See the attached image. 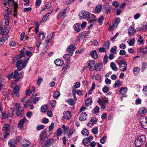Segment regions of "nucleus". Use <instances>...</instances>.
I'll list each match as a JSON object with an SVG mask.
<instances>
[{
  "label": "nucleus",
  "instance_id": "f257e3e1",
  "mask_svg": "<svg viewBox=\"0 0 147 147\" xmlns=\"http://www.w3.org/2000/svg\"><path fill=\"white\" fill-rule=\"evenodd\" d=\"M80 18L82 19H87L88 21H90L91 19H93L95 17L94 15L92 14L89 13L86 11H83L81 13L79 14Z\"/></svg>",
  "mask_w": 147,
  "mask_h": 147
},
{
  "label": "nucleus",
  "instance_id": "f03ea898",
  "mask_svg": "<svg viewBox=\"0 0 147 147\" xmlns=\"http://www.w3.org/2000/svg\"><path fill=\"white\" fill-rule=\"evenodd\" d=\"M27 64V61L24 60L23 62L21 59L18 60L16 63V66L17 68L18 71H20L22 69L24 68Z\"/></svg>",
  "mask_w": 147,
  "mask_h": 147
},
{
  "label": "nucleus",
  "instance_id": "7ed1b4c3",
  "mask_svg": "<svg viewBox=\"0 0 147 147\" xmlns=\"http://www.w3.org/2000/svg\"><path fill=\"white\" fill-rule=\"evenodd\" d=\"M16 107V116L19 117L23 116L24 113L23 108L20 106L19 104L17 103L15 105Z\"/></svg>",
  "mask_w": 147,
  "mask_h": 147
},
{
  "label": "nucleus",
  "instance_id": "20e7f679",
  "mask_svg": "<svg viewBox=\"0 0 147 147\" xmlns=\"http://www.w3.org/2000/svg\"><path fill=\"white\" fill-rule=\"evenodd\" d=\"M145 140V136L144 135H142L139 137L135 140V144L136 147L140 146L142 144L143 142Z\"/></svg>",
  "mask_w": 147,
  "mask_h": 147
},
{
  "label": "nucleus",
  "instance_id": "39448f33",
  "mask_svg": "<svg viewBox=\"0 0 147 147\" xmlns=\"http://www.w3.org/2000/svg\"><path fill=\"white\" fill-rule=\"evenodd\" d=\"M119 66L120 70L121 71H126L127 68V65L126 61L123 60H121L117 62Z\"/></svg>",
  "mask_w": 147,
  "mask_h": 147
},
{
  "label": "nucleus",
  "instance_id": "423d86ee",
  "mask_svg": "<svg viewBox=\"0 0 147 147\" xmlns=\"http://www.w3.org/2000/svg\"><path fill=\"white\" fill-rule=\"evenodd\" d=\"M25 49L23 48L20 51H19L20 52V54L18 55L16 57H13V60L15 61L17 60H19L23 57L25 56Z\"/></svg>",
  "mask_w": 147,
  "mask_h": 147
},
{
  "label": "nucleus",
  "instance_id": "0eeeda50",
  "mask_svg": "<svg viewBox=\"0 0 147 147\" xmlns=\"http://www.w3.org/2000/svg\"><path fill=\"white\" fill-rule=\"evenodd\" d=\"M140 121L142 127L144 129H147V119L146 118H141Z\"/></svg>",
  "mask_w": 147,
  "mask_h": 147
},
{
  "label": "nucleus",
  "instance_id": "6e6552de",
  "mask_svg": "<svg viewBox=\"0 0 147 147\" xmlns=\"http://www.w3.org/2000/svg\"><path fill=\"white\" fill-rule=\"evenodd\" d=\"M103 8L105 11V13H110L111 9H112V6L107 3L104 5Z\"/></svg>",
  "mask_w": 147,
  "mask_h": 147
},
{
  "label": "nucleus",
  "instance_id": "1a4fd4ad",
  "mask_svg": "<svg viewBox=\"0 0 147 147\" xmlns=\"http://www.w3.org/2000/svg\"><path fill=\"white\" fill-rule=\"evenodd\" d=\"M127 91V88L126 87H121L119 90V93L123 95V97H127V96L125 95Z\"/></svg>",
  "mask_w": 147,
  "mask_h": 147
},
{
  "label": "nucleus",
  "instance_id": "9d476101",
  "mask_svg": "<svg viewBox=\"0 0 147 147\" xmlns=\"http://www.w3.org/2000/svg\"><path fill=\"white\" fill-rule=\"evenodd\" d=\"M76 47L74 45H70L68 47L66 51L69 53L70 55H72Z\"/></svg>",
  "mask_w": 147,
  "mask_h": 147
},
{
  "label": "nucleus",
  "instance_id": "9b49d317",
  "mask_svg": "<svg viewBox=\"0 0 147 147\" xmlns=\"http://www.w3.org/2000/svg\"><path fill=\"white\" fill-rule=\"evenodd\" d=\"M95 65V62L93 60H91L89 62L88 66L90 71H92L94 70Z\"/></svg>",
  "mask_w": 147,
  "mask_h": 147
},
{
  "label": "nucleus",
  "instance_id": "f8f14e48",
  "mask_svg": "<svg viewBox=\"0 0 147 147\" xmlns=\"http://www.w3.org/2000/svg\"><path fill=\"white\" fill-rule=\"evenodd\" d=\"M54 142V141L53 139L50 138L46 141L44 146L46 147H50L53 145Z\"/></svg>",
  "mask_w": 147,
  "mask_h": 147
},
{
  "label": "nucleus",
  "instance_id": "ddd939ff",
  "mask_svg": "<svg viewBox=\"0 0 147 147\" xmlns=\"http://www.w3.org/2000/svg\"><path fill=\"white\" fill-rule=\"evenodd\" d=\"M97 121L96 118L94 117H93L91 118L90 120L87 124V125L88 126L91 127L93 125V124H95Z\"/></svg>",
  "mask_w": 147,
  "mask_h": 147
},
{
  "label": "nucleus",
  "instance_id": "4468645a",
  "mask_svg": "<svg viewBox=\"0 0 147 147\" xmlns=\"http://www.w3.org/2000/svg\"><path fill=\"white\" fill-rule=\"evenodd\" d=\"M90 21H88L89 23H91L90 25H89L88 27V28L89 29H90L92 28L93 25H95L96 24L97 20L96 19L95 17L94 18L91 19Z\"/></svg>",
  "mask_w": 147,
  "mask_h": 147
},
{
  "label": "nucleus",
  "instance_id": "2eb2a0df",
  "mask_svg": "<svg viewBox=\"0 0 147 147\" xmlns=\"http://www.w3.org/2000/svg\"><path fill=\"white\" fill-rule=\"evenodd\" d=\"M4 14V18H10V17L9 16V15L11 13V12L9 9H6L3 11Z\"/></svg>",
  "mask_w": 147,
  "mask_h": 147
},
{
  "label": "nucleus",
  "instance_id": "dca6fc26",
  "mask_svg": "<svg viewBox=\"0 0 147 147\" xmlns=\"http://www.w3.org/2000/svg\"><path fill=\"white\" fill-rule=\"evenodd\" d=\"M89 55L92 58L94 59H97L98 56L95 50L91 51L89 54Z\"/></svg>",
  "mask_w": 147,
  "mask_h": 147
},
{
  "label": "nucleus",
  "instance_id": "f3484780",
  "mask_svg": "<svg viewBox=\"0 0 147 147\" xmlns=\"http://www.w3.org/2000/svg\"><path fill=\"white\" fill-rule=\"evenodd\" d=\"M54 62L55 65L58 66H61L64 64L63 61L60 59H57L55 60Z\"/></svg>",
  "mask_w": 147,
  "mask_h": 147
},
{
  "label": "nucleus",
  "instance_id": "a211bd4d",
  "mask_svg": "<svg viewBox=\"0 0 147 147\" xmlns=\"http://www.w3.org/2000/svg\"><path fill=\"white\" fill-rule=\"evenodd\" d=\"M63 117L66 119H69L71 116V112L67 111H65L63 113Z\"/></svg>",
  "mask_w": 147,
  "mask_h": 147
},
{
  "label": "nucleus",
  "instance_id": "6ab92c4d",
  "mask_svg": "<svg viewBox=\"0 0 147 147\" xmlns=\"http://www.w3.org/2000/svg\"><path fill=\"white\" fill-rule=\"evenodd\" d=\"M8 145L9 146L16 147V143L15 140L11 139L9 140L8 142Z\"/></svg>",
  "mask_w": 147,
  "mask_h": 147
},
{
  "label": "nucleus",
  "instance_id": "aec40b11",
  "mask_svg": "<svg viewBox=\"0 0 147 147\" xmlns=\"http://www.w3.org/2000/svg\"><path fill=\"white\" fill-rule=\"evenodd\" d=\"M19 87L18 85L16 86L13 88V92L11 94L12 96H14L15 94H17L19 92Z\"/></svg>",
  "mask_w": 147,
  "mask_h": 147
},
{
  "label": "nucleus",
  "instance_id": "412c9836",
  "mask_svg": "<svg viewBox=\"0 0 147 147\" xmlns=\"http://www.w3.org/2000/svg\"><path fill=\"white\" fill-rule=\"evenodd\" d=\"M136 32V31L134 28L131 27L129 28L128 33L130 36H131L135 34Z\"/></svg>",
  "mask_w": 147,
  "mask_h": 147
},
{
  "label": "nucleus",
  "instance_id": "4be33fe9",
  "mask_svg": "<svg viewBox=\"0 0 147 147\" xmlns=\"http://www.w3.org/2000/svg\"><path fill=\"white\" fill-rule=\"evenodd\" d=\"M87 118V115L85 113H82L81 114L79 119L81 121L86 120Z\"/></svg>",
  "mask_w": 147,
  "mask_h": 147
},
{
  "label": "nucleus",
  "instance_id": "5701e85b",
  "mask_svg": "<svg viewBox=\"0 0 147 147\" xmlns=\"http://www.w3.org/2000/svg\"><path fill=\"white\" fill-rule=\"evenodd\" d=\"M26 119L25 117H24L22 119H21L18 123V127L20 128H21L23 126V124L25 122Z\"/></svg>",
  "mask_w": 147,
  "mask_h": 147
},
{
  "label": "nucleus",
  "instance_id": "b1692460",
  "mask_svg": "<svg viewBox=\"0 0 147 147\" xmlns=\"http://www.w3.org/2000/svg\"><path fill=\"white\" fill-rule=\"evenodd\" d=\"M139 50L141 53H147V47L146 46H143L140 47L138 49Z\"/></svg>",
  "mask_w": 147,
  "mask_h": 147
},
{
  "label": "nucleus",
  "instance_id": "393cba45",
  "mask_svg": "<svg viewBox=\"0 0 147 147\" xmlns=\"http://www.w3.org/2000/svg\"><path fill=\"white\" fill-rule=\"evenodd\" d=\"M10 125L7 123L5 124L3 127L2 130L4 132L9 131Z\"/></svg>",
  "mask_w": 147,
  "mask_h": 147
},
{
  "label": "nucleus",
  "instance_id": "a878e982",
  "mask_svg": "<svg viewBox=\"0 0 147 147\" xmlns=\"http://www.w3.org/2000/svg\"><path fill=\"white\" fill-rule=\"evenodd\" d=\"M103 66V65L101 63H98L95 65L94 70L97 71H99Z\"/></svg>",
  "mask_w": 147,
  "mask_h": 147
},
{
  "label": "nucleus",
  "instance_id": "bb28decb",
  "mask_svg": "<svg viewBox=\"0 0 147 147\" xmlns=\"http://www.w3.org/2000/svg\"><path fill=\"white\" fill-rule=\"evenodd\" d=\"M80 24L78 23L75 24L74 25V30L77 32H80L81 30V28L80 27Z\"/></svg>",
  "mask_w": 147,
  "mask_h": 147
},
{
  "label": "nucleus",
  "instance_id": "cd10ccee",
  "mask_svg": "<svg viewBox=\"0 0 147 147\" xmlns=\"http://www.w3.org/2000/svg\"><path fill=\"white\" fill-rule=\"evenodd\" d=\"M110 66L111 69L114 71H117L118 70V68L116 67V65L114 62H112L111 63Z\"/></svg>",
  "mask_w": 147,
  "mask_h": 147
},
{
  "label": "nucleus",
  "instance_id": "c85d7f7f",
  "mask_svg": "<svg viewBox=\"0 0 147 147\" xmlns=\"http://www.w3.org/2000/svg\"><path fill=\"white\" fill-rule=\"evenodd\" d=\"M140 70V69L138 67H135L133 69V71L136 76L138 74Z\"/></svg>",
  "mask_w": 147,
  "mask_h": 147
},
{
  "label": "nucleus",
  "instance_id": "c756f323",
  "mask_svg": "<svg viewBox=\"0 0 147 147\" xmlns=\"http://www.w3.org/2000/svg\"><path fill=\"white\" fill-rule=\"evenodd\" d=\"M121 84V82L119 80H117L115 82L114 86H113L114 88H117L119 87Z\"/></svg>",
  "mask_w": 147,
  "mask_h": 147
},
{
  "label": "nucleus",
  "instance_id": "7c9ffc66",
  "mask_svg": "<svg viewBox=\"0 0 147 147\" xmlns=\"http://www.w3.org/2000/svg\"><path fill=\"white\" fill-rule=\"evenodd\" d=\"M81 133L82 135L86 136L88 135L89 131L87 129L84 128L81 131Z\"/></svg>",
  "mask_w": 147,
  "mask_h": 147
},
{
  "label": "nucleus",
  "instance_id": "2f4dec72",
  "mask_svg": "<svg viewBox=\"0 0 147 147\" xmlns=\"http://www.w3.org/2000/svg\"><path fill=\"white\" fill-rule=\"evenodd\" d=\"M91 99L90 98H86L85 101V105L87 107H88L90 106L92 103Z\"/></svg>",
  "mask_w": 147,
  "mask_h": 147
},
{
  "label": "nucleus",
  "instance_id": "473e14b6",
  "mask_svg": "<svg viewBox=\"0 0 147 147\" xmlns=\"http://www.w3.org/2000/svg\"><path fill=\"white\" fill-rule=\"evenodd\" d=\"M24 144H22V146L24 147L28 146L30 144V141L26 140H24L23 141Z\"/></svg>",
  "mask_w": 147,
  "mask_h": 147
},
{
  "label": "nucleus",
  "instance_id": "72a5a7b5",
  "mask_svg": "<svg viewBox=\"0 0 147 147\" xmlns=\"http://www.w3.org/2000/svg\"><path fill=\"white\" fill-rule=\"evenodd\" d=\"M139 112L142 114H145L147 113V109L144 107H142L139 110Z\"/></svg>",
  "mask_w": 147,
  "mask_h": 147
},
{
  "label": "nucleus",
  "instance_id": "f704fd0d",
  "mask_svg": "<svg viewBox=\"0 0 147 147\" xmlns=\"http://www.w3.org/2000/svg\"><path fill=\"white\" fill-rule=\"evenodd\" d=\"M60 95V94L59 91H56L54 93L53 97L57 99Z\"/></svg>",
  "mask_w": 147,
  "mask_h": 147
},
{
  "label": "nucleus",
  "instance_id": "c9c22d12",
  "mask_svg": "<svg viewBox=\"0 0 147 147\" xmlns=\"http://www.w3.org/2000/svg\"><path fill=\"white\" fill-rule=\"evenodd\" d=\"M135 41V38H134L132 39H131L129 41L128 40L127 42L129 46H132L134 45Z\"/></svg>",
  "mask_w": 147,
  "mask_h": 147
},
{
  "label": "nucleus",
  "instance_id": "e433bc0d",
  "mask_svg": "<svg viewBox=\"0 0 147 147\" xmlns=\"http://www.w3.org/2000/svg\"><path fill=\"white\" fill-rule=\"evenodd\" d=\"M82 142L83 143V144L85 145H86V147H88L89 146V144H88L89 142L86 138H84L83 139L82 141Z\"/></svg>",
  "mask_w": 147,
  "mask_h": 147
},
{
  "label": "nucleus",
  "instance_id": "4c0bfd02",
  "mask_svg": "<svg viewBox=\"0 0 147 147\" xmlns=\"http://www.w3.org/2000/svg\"><path fill=\"white\" fill-rule=\"evenodd\" d=\"M9 26L5 25L4 27V29L3 30V33H8L10 30V28L8 27Z\"/></svg>",
  "mask_w": 147,
  "mask_h": 147
},
{
  "label": "nucleus",
  "instance_id": "58836bf2",
  "mask_svg": "<svg viewBox=\"0 0 147 147\" xmlns=\"http://www.w3.org/2000/svg\"><path fill=\"white\" fill-rule=\"evenodd\" d=\"M107 139V137L106 136H104L102 138L100 139V142L102 144H104L105 143Z\"/></svg>",
  "mask_w": 147,
  "mask_h": 147
},
{
  "label": "nucleus",
  "instance_id": "ea45409f",
  "mask_svg": "<svg viewBox=\"0 0 147 147\" xmlns=\"http://www.w3.org/2000/svg\"><path fill=\"white\" fill-rule=\"evenodd\" d=\"M143 41L144 40L143 39L142 37L141 36H139L137 41V42L138 43V44H141L142 43Z\"/></svg>",
  "mask_w": 147,
  "mask_h": 147
},
{
  "label": "nucleus",
  "instance_id": "a19ab883",
  "mask_svg": "<svg viewBox=\"0 0 147 147\" xmlns=\"http://www.w3.org/2000/svg\"><path fill=\"white\" fill-rule=\"evenodd\" d=\"M102 6L100 5H98L96 6L95 8V11L96 13H99L101 11Z\"/></svg>",
  "mask_w": 147,
  "mask_h": 147
},
{
  "label": "nucleus",
  "instance_id": "79ce46f5",
  "mask_svg": "<svg viewBox=\"0 0 147 147\" xmlns=\"http://www.w3.org/2000/svg\"><path fill=\"white\" fill-rule=\"evenodd\" d=\"M68 103L70 105H74V100L72 98H69L67 100Z\"/></svg>",
  "mask_w": 147,
  "mask_h": 147
},
{
  "label": "nucleus",
  "instance_id": "37998d69",
  "mask_svg": "<svg viewBox=\"0 0 147 147\" xmlns=\"http://www.w3.org/2000/svg\"><path fill=\"white\" fill-rule=\"evenodd\" d=\"M48 109V107L47 105H45L41 107V110L42 112L45 113L46 112Z\"/></svg>",
  "mask_w": 147,
  "mask_h": 147
},
{
  "label": "nucleus",
  "instance_id": "c03bdc74",
  "mask_svg": "<svg viewBox=\"0 0 147 147\" xmlns=\"http://www.w3.org/2000/svg\"><path fill=\"white\" fill-rule=\"evenodd\" d=\"M45 37V35L43 33H40L39 34V39L40 40H42Z\"/></svg>",
  "mask_w": 147,
  "mask_h": 147
},
{
  "label": "nucleus",
  "instance_id": "a18cd8bd",
  "mask_svg": "<svg viewBox=\"0 0 147 147\" xmlns=\"http://www.w3.org/2000/svg\"><path fill=\"white\" fill-rule=\"evenodd\" d=\"M104 18L103 16H101L99 18L98 22L100 25H101L102 23Z\"/></svg>",
  "mask_w": 147,
  "mask_h": 147
},
{
  "label": "nucleus",
  "instance_id": "49530a36",
  "mask_svg": "<svg viewBox=\"0 0 147 147\" xmlns=\"http://www.w3.org/2000/svg\"><path fill=\"white\" fill-rule=\"evenodd\" d=\"M114 11L115 12L117 16L119 15L121 12V11L120 9H117V8H115L114 9Z\"/></svg>",
  "mask_w": 147,
  "mask_h": 147
},
{
  "label": "nucleus",
  "instance_id": "de8ad7c7",
  "mask_svg": "<svg viewBox=\"0 0 147 147\" xmlns=\"http://www.w3.org/2000/svg\"><path fill=\"white\" fill-rule=\"evenodd\" d=\"M18 7V5H17L15 6L14 7V13L13 14V15L15 17L17 14L18 10H17V8Z\"/></svg>",
  "mask_w": 147,
  "mask_h": 147
},
{
  "label": "nucleus",
  "instance_id": "09e8293b",
  "mask_svg": "<svg viewBox=\"0 0 147 147\" xmlns=\"http://www.w3.org/2000/svg\"><path fill=\"white\" fill-rule=\"evenodd\" d=\"M146 64L144 63H143L142 64L141 67V71L142 72H143L146 70Z\"/></svg>",
  "mask_w": 147,
  "mask_h": 147
},
{
  "label": "nucleus",
  "instance_id": "8fccbe9b",
  "mask_svg": "<svg viewBox=\"0 0 147 147\" xmlns=\"http://www.w3.org/2000/svg\"><path fill=\"white\" fill-rule=\"evenodd\" d=\"M25 54L28 57H30L32 55V53L31 51L28 50L25 51Z\"/></svg>",
  "mask_w": 147,
  "mask_h": 147
},
{
  "label": "nucleus",
  "instance_id": "3c124183",
  "mask_svg": "<svg viewBox=\"0 0 147 147\" xmlns=\"http://www.w3.org/2000/svg\"><path fill=\"white\" fill-rule=\"evenodd\" d=\"M6 33L2 32L1 34L3 35V37H4V39L6 41L8 38L9 36L8 34H6Z\"/></svg>",
  "mask_w": 147,
  "mask_h": 147
},
{
  "label": "nucleus",
  "instance_id": "603ef678",
  "mask_svg": "<svg viewBox=\"0 0 147 147\" xmlns=\"http://www.w3.org/2000/svg\"><path fill=\"white\" fill-rule=\"evenodd\" d=\"M110 43L109 41H106L104 44V46L105 47V49H108L109 47Z\"/></svg>",
  "mask_w": 147,
  "mask_h": 147
},
{
  "label": "nucleus",
  "instance_id": "864d4df0",
  "mask_svg": "<svg viewBox=\"0 0 147 147\" xmlns=\"http://www.w3.org/2000/svg\"><path fill=\"white\" fill-rule=\"evenodd\" d=\"M61 134V128H59L57 131V136H59Z\"/></svg>",
  "mask_w": 147,
  "mask_h": 147
},
{
  "label": "nucleus",
  "instance_id": "5fc2aeb1",
  "mask_svg": "<svg viewBox=\"0 0 147 147\" xmlns=\"http://www.w3.org/2000/svg\"><path fill=\"white\" fill-rule=\"evenodd\" d=\"M120 19L119 18H117L115 19V24H116V27H117L118 26V24L120 23Z\"/></svg>",
  "mask_w": 147,
  "mask_h": 147
},
{
  "label": "nucleus",
  "instance_id": "6e6d98bb",
  "mask_svg": "<svg viewBox=\"0 0 147 147\" xmlns=\"http://www.w3.org/2000/svg\"><path fill=\"white\" fill-rule=\"evenodd\" d=\"M97 102L100 105H105V101L101 100L100 99L98 100Z\"/></svg>",
  "mask_w": 147,
  "mask_h": 147
},
{
  "label": "nucleus",
  "instance_id": "4d7b16f0",
  "mask_svg": "<svg viewBox=\"0 0 147 147\" xmlns=\"http://www.w3.org/2000/svg\"><path fill=\"white\" fill-rule=\"evenodd\" d=\"M39 97H36L33 98L32 100L33 103L34 104H36L40 98Z\"/></svg>",
  "mask_w": 147,
  "mask_h": 147
},
{
  "label": "nucleus",
  "instance_id": "13d9d810",
  "mask_svg": "<svg viewBox=\"0 0 147 147\" xmlns=\"http://www.w3.org/2000/svg\"><path fill=\"white\" fill-rule=\"evenodd\" d=\"M55 34L54 33H51L47 36V38H49V39L51 40L54 38Z\"/></svg>",
  "mask_w": 147,
  "mask_h": 147
},
{
  "label": "nucleus",
  "instance_id": "bf43d9fd",
  "mask_svg": "<svg viewBox=\"0 0 147 147\" xmlns=\"http://www.w3.org/2000/svg\"><path fill=\"white\" fill-rule=\"evenodd\" d=\"M91 131L94 134H96L98 133V129L96 127H93Z\"/></svg>",
  "mask_w": 147,
  "mask_h": 147
},
{
  "label": "nucleus",
  "instance_id": "052dcab7",
  "mask_svg": "<svg viewBox=\"0 0 147 147\" xmlns=\"http://www.w3.org/2000/svg\"><path fill=\"white\" fill-rule=\"evenodd\" d=\"M50 104L51 107H53L56 104V101L55 100H52L50 101Z\"/></svg>",
  "mask_w": 147,
  "mask_h": 147
},
{
  "label": "nucleus",
  "instance_id": "680f3d73",
  "mask_svg": "<svg viewBox=\"0 0 147 147\" xmlns=\"http://www.w3.org/2000/svg\"><path fill=\"white\" fill-rule=\"evenodd\" d=\"M103 92L105 93L109 91V88L107 86H105L102 88Z\"/></svg>",
  "mask_w": 147,
  "mask_h": 147
},
{
  "label": "nucleus",
  "instance_id": "e2e57ef3",
  "mask_svg": "<svg viewBox=\"0 0 147 147\" xmlns=\"http://www.w3.org/2000/svg\"><path fill=\"white\" fill-rule=\"evenodd\" d=\"M113 6L115 7V8H117L119 7V4L116 1H114L112 3Z\"/></svg>",
  "mask_w": 147,
  "mask_h": 147
},
{
  "label": "nucleus",
  "instance_id": "0e129e2a",
  "mask_svg": "<svg viewBox=\"0 0 147 147\" xmlns=\"http://www.w3.org/2000/svg\"><path fill=\"white\" fill-rule=\"evenodd\" d=\"M17 70H16L15 71L14 74H13V77L15 79L17 78L18 75V73L17 71Z\"/></svg>",
  "mask_w": 147,
  "mask_h": 147
},
{
  "label": "nucleus",
  "instance_id": "69168bd1",
  "mask_svg": "<svg viewBox=\"0 0 147 147\" xmlns=\"http://www.w3.org/2000/svg\"><path fill=\"white\" fill-rule=\"evenodd\" d=\"M143 91L145 96H147V86H145L143 89Z\"/></svg>",
  "mask_w": 147,
  "mask_h": 147
},
{
  "label": "nucleus",
  "instance_id": "338daca9",
  "mask_svg": "<svg viewBox=\"0 0 147 147\" xmlns=\"http://www.w3.org/2000/svg\"><path fill=\"white\" fill-rule=\"evenodd\" d=\"M44 125H38L36 127V129L38 130H40L44 128Z\"/></svg>",
  "mask_w": 147,
  "mask_h": 147
},
{
  "label": "nucleus",
  "instance_id": "774afa93",
  "mask_svg": "<svg viewBox=\"0 0 147 147\" xmlns=\"http://www.w3.org/2000/svg\"><path fill=\"white\" fill-rule=\"evenodd\" d=\"M47 132V130L46 129H45L43 130L40 134V136L41 137V136H43L45 135L46 134Z\"/></svg>",
  "mask_w": 147,
  "mask_h": 147
}]
</instances>
